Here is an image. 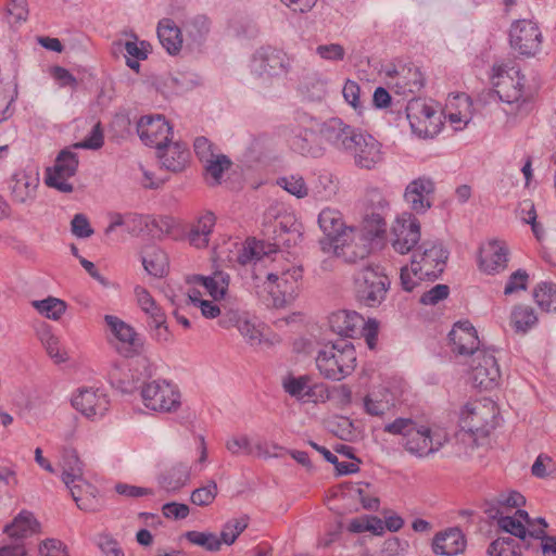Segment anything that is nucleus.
I'll use <instances>...</instances> for the list:
<instances>
[{"label":"nucleus","mask_w":556,"mask_h":556,"mask_svg":"<svg viewBox=\"0 0 556 556\" xmlns=\"http://www.w3.org/2000/svg\"><path fill=\"white\" fill-rule=\"evenodd\" d=\"M383 431L389 434L401 435L402 446L407 453L417 458H426L435 454L448 440L444 431L431 429L410 418H396L384 425Z\"/></svg>","instance_id":"f257e3e1"},{"label":"nucleus","mask_w":556,"mask_h":556,"mask_svg":"<svg viewBox=\"0 0 556 556\" xmlns=\"http://www.w3.org/2000/svg\"><path fill=\"white\" fill-rule=\"evenodd\" d=\"M315 363L325 379L341 381L354 371L356 351L354 345L344 339L328 342L318 350Z\"/></svg>","instance_id":"f03ea898"},{"label":"nucleus","mask_w":556,"mask_h":556,"mask_svg":"<svg viewBox=\"0 0 556 556\" xmlns=\"http://www.w3.org/2000/svg\"><path fill=\"white\" fill-rule=\"evenodd\" d=\"M356 300L367 307H378L387 299L391 286L389 277L379 265L367 264L353 275Z\"/></svg>","instance_id":"7ed1b4c3"},{"label":"nucleus","mask_w":556,"mask_h":556,"mask_svg":"<svg viewBox=\"0 0 556 556\" xmlns=\"http://www.w3.org/2000/svg\"><path fill=\"white\" fill-rule=\"evenodd\" d=\"M494 77L497 81L494 83V91L502 102L511 106L507 113L518 114L528 106V96L525 92L526 77L519 70H513L509 74L504 65L493 66Z\"/></svg>","instance_id":"20e7f679"},{"label":"nucleus","mask_w":556,"mask_h":556,"mask_svg":"<svg viewBox=\"0 0 556 556\" xmlns=\"http://www.w3.org/2000/svg\"><path fill=\"white\" fill-rule=\"evenodd\" d=\"M291 67L288 54L270 46L255 50L249 65L251 75L263 83L287 75Z\"/></svg>","instance_id":"39448f33"},{"label":"nucleus","mask_w":556,"mask_h":556,"mask_svg":"<svg viewBox=\"0 0 556 556\" xmlns=\"http://www.w3.org/2000/svg\"><path fill=\"white\" fill-rule=\"evenodd\" d=\"M448 257L447 250L439 241H424L412 256L413 275L427 280H435L443 273Z\"/></svg>","instance_id":"423d86ee"},{"label":"nucleus","mask_w":556,"mask_h":556,"mask_svg":"<svg viewBox=\"0 0 556 556\" xmlns=\"http://www.w3.org/2000/svg\"><path fill=\"white\" fill-rule=\"evenodd\" d=\"M302 273L300 266L288 265L286 268L265 274L264 285L271 296L273 306L282 307L293 300Z\"/></svg>","instance_id":"0eeeda50"},{"label":"nucleus","mask_w":556,"mask_h":556,"mask_svg":"<svg viewBox=\"0 0 556 556\" xmlns=\"http://www.w3.org/2000/svg\"><path fill=\"white\" fill-rule=\"evenodd\" d=\"M496 414V405L491 400L469 402L460 414L462 427L471 434L485 437L497 425Z\"/></svg>","instance_id":"6e6552de"},{"label":"nucleus","mask_w":556,"mask_h":556,"mask_svg":"<svg viewBox=\"0 0 556 556\" xmlns=\"http://www.w3.org/2000/svg\"><path fill=\"white\" fill-rule=\"evenodd\" d=\"M141 399L144 406L154 412H175L181 404L180 392L167 380H153L141 387Z\"/></svg>","instance_id":"1a4fd4ad"},{"label":"nucleus","mask_w":556,"mask_h":556,"mask_svg":"<svg viewBox=\"0 0 556 556\" xmlns=\"http://www.w3.org/2000/svg\"><path fill=\"white\" fill-rule=\"evenodd\" d=\"M406 116L414 134L420 138L433 137L441 124L438 110L422 99H412L406 105Z\"/></svg>","instance_id":"9d476101"},{"label":"nucleus","mask_w":556,"mask_h":556,"mask_svg":"<svg viewBox=\"0 0 556 556\" xmlns=\"http://www.w3.org/2000/svg\"><path fill=\"white\" fill-rule=\"evenodd\" d=\"M345 156L352 159L355 167L372 170L382 164L384 153L382 144L374 136L362 131Z\"/></svg>","instance_id":"9b49d317"},{"label":"nucleus","mask_w":556,"mask_h":556,"mask_svg":"<svg viewBox=\"0 0 556 556\" xmlns=\"http://www.w3.org/2000/svg\"><path fill=\"white\" fill-rule=\"evenodd\" d=\"M470 379L477 388L491 390L495 388L501 379V371L494 351L483 349L471 357Z\"/></svg>","instance_id":"f8f14e48"},{"label":"nucleus","mask_w":556,"mask_h":556,"mask_svg":"<svg viewBox=\"0 0 556 556\" xmlns=\"http://www.w3.org/2000/svg\"><path fill=\"white\" fill-rule=\"evenodd\" d=\"M420 223L415 215L404 212L391 228V245L400 254L410 252L420 240Z\"/></svg>","instance_id":"ddd939ff"},{"label":"nucleus","mask_w":556,"mask_h":556,"mask_svg":"<svg viewBox=\"0 0 556 556\" xmlns=\"http://www.w3.org/2000/svg\"><path fill=\"white\" fill-rule=\"evenodd\" d=\"M509 42L520 55L534 56L541 50L542 33L532 21L519 20L510 26Z\"/></svg>","instance_id":"4468645a"},{"label":"nucleus","mask_w":556,"mask_h":556,"mask_svg":"<svg viewBox=\"0 0 556 556\" xmlns=\"http://www.w3.org/2000/svg\"><path fill=\"white\" fill-rule=\"evenodd\" d=\"M362 131L338 117L327 119L320 127L321 139L343 155L349 153Z\"/></svg>","instance_id":"2eb2a0df"},{"label":"nucleus","mask_w":556,"mask_h":556,"mask_svg":"<svg viewBox=\"0 0 556 556\" xmlns=\"http://www.w3.org/2000/svg\"><path fill=\"white\" fill-rule=\"evenodd\" d=\"M137 132L144 144L157 151L172 141L173 128L162 115H146L137 123Z\"/></svg>","instance_id":"dca6fc26"},{"label":"nucleus","mask_w":556,"mask_h":556,"mask_svg":"<svg viewBox=\"0 0 556 556\" xmlns=\"http://www.w3.org/2000/svg\"><path fill=\"white\" fill-rule=\"evenodd\" d=\"M318 225L327 237L325 240H320L324 252H330L336 243L355 231L354 228L345 227L341 212L332 207H326L319 213Z\"/></svg>","instance_id":"f3484780"},{"label":"nucleus","mask_w":556,"mask_h":556,"mask_svg":"<svg viewBox=\"0 0 556 556\" xmlns=\"http://www.w3.org/2000/svg\"><path fill=\"white\" fill-rule=\"evenodd\" d=\"M77 167V154L70 150H62L54 166L47 172L46 184L61 192H72L73 186L68 182V178L75 175Z\"/></svg>","instance_id":"a211bd4d"},{"label":"nucleus","mask_w":556,"mask_h":556,"mask_svg":"<svg viewBox=\"0 0 556 556\" xmlns=\"http://www.w3.org/2000/svg\"><path fill=\"white\" fill-rule=\"evenodd\" d=\"M434 190V181L430 177L420 176L406 186L404 200L412 211L424 214L432 206Z\"/></svg>","instance_id":"6ab92c4d"},{"label":"nucleus","mask_w":556,"mask_h":556,"mask_svg":"<svg viewBox=\"0 0 556 556\" xmlns=\"http://www.w3.org/2000/svg\"><path fill=\"white\" fill-rule=\"evenodd\" d=\"M277 253L273 245L255 239H248L238 251L237 262L240 265H252V277L254 280L262 278L257 274L258 267L264 266L270 260V254Z\"/></svg>","instance_id":"aec40b11"},{"label":"nucleus","mask_w":556,"mask_h":556,"mask_svg":"<svg viewBox=\"0 0 556 556\" xmlns=\"http://www.w3.org/2000/svg\"><path fill=\"white\" fill-rule=\"evenodd\" d=\"M452 351L458 355L473 356L484 348H480V340L476 328L468 320L456 323L448 333Z\"/></svg>","instance_id":"412c9836"},{"label":"nucleus","mask_w":556,"mask_h":556,"mask_svg":"<svg viewBox=\"0 0 556 556\" xmlns=\"http://www.w3.org/2000/svg\"><path fill=\"white\" fill-rule=\"evenodd\" d=\"M72 405L88 418L102 417L110 407L105 393L99 389H80L72 399Z\"/></svg>","instance_id":"4be33fe9"},{"label":"nucleus","mask_w":556,"mask_h":556,"mask_svg":"<svg viewBox=\"0 0 556 556\" xmlns=\"http://www.w3.org/2000/svg\"><path fill=\"white\" fill-rule=\"evenodd\" d=\"M507 249L504 243L491 240L480 248L479 268L486 274H495L507 265Z\"/></svg>","instance_id":"5701e85b"},{"label":"nucleus","mask_w":556,"mask_h":556,"mask_svg":"<svg viewBox=\"0 0 556 556\" xmlns=\"http://www.w3.org/2000/svg\"><path fill=\"white\" fill-rule=\"evenodd\" d=\"M39 186L38 174L20 170L15 173L11 180V194L16 203L30 204L36 199V191Z\"/></svg>","instance_id":"b1692460"},{"label":"nucleus","mask_w":556,"mask_h":556,"mask_svg":"<svg viewBox=\"0 0 556 556\" xmlns=\"http://www.w3.org/2000/svg\"><path fill=\"white\" fill-rule=\"evenodd\" d=\"M191 479V467L185 463H175L157 476L159 486L168 494L179 492Z\"/></svg>","instance_id":"393cba45"},{"label":"nucleus","mask_w":556,"mask_h":556,"mask_svg":"<svg viewBox=\"0 0 556 556\" xmlns=\"http://www.w3.org/2000/svg\"><path fill=\"white\" fill-rule=\"evenodd\" d=\"M466 540L458 528H450L437 533L432 541V551L437 555L455 556L463 553Z\"/></svg>","instance_id":"a878e982"},{"label":"nucleus","mask_w":556,"mask_h":556,"mask_svg":"<svg viewBox=\"0 0 556 556\" xmlns=\"http://www.w3.org/2000/svg\"><path fill=\"white\" fill-rule=\"evenodd\" d=\"M319 387L317 383H312V378L308 375L296 377L290 374L282 379L285 392L304 403L316 402Z\"/></svg>","instance_id":"bb28decb"},{"label":"nucleus","mask_w":556,"mask_h":556,"mask_svg":"<svg viewBox=\"0 0 556 556\" xmlns=\"http://www.w3.org/2000/svg\"><path fill=\"white\" fill-rule=\"evenodd\" d=\"M41 525L35 515L26 509L21 510L11 521L4 527V533L15 540H24L35 534L40 533Z\"/></svg>","instance_id":"cd10ccee"},{"label":"nucleus","mask_w":556,"mask_h":556,"mask_svg":"<svg viewBox=\"0 0 556 556\" xmlns=\"http://www.w3.org/2000/svg\"><path fill=\"white\" fill-rule=\"evenodd\" d=\"M365 324L364 317L355 311L342 309L329 316L330 329L346 338H352Z\"/></svg>","instance_id":"c85d7f7f"},{"label":"nucleus","mask_w":556,"mask_h":556,"mask_svg":"<svg viewBox=\"0 0 556 556\" xmlns=\"http://www.w3.org/2000/svg\"><path fill=\"white\" fill-rule=\"evenodd\" d=\"M156 155L167 170L180 172L189 161V150L182 142H169L156 151Z\"/></svg>","instance_id":"c756f323"},{"label":"nucleus","mask_w":556,"mask_h":556,"mask_svg":"<svg viewBox=\"0 0 556 556\" xmlns=\"http://www.w3.org/2000/svg\"><path fill=\"white\" fill-rule=\"evenodd\" d=\"M356 239L364 241L363 236L355 230L353 235L336 243L334 247L331 248V251L337 256L343 257L348 263H356L357 260H363L369 254L368 244H358L354 242Z\"/></svg>","instance_id":"7c9ffc66"},{"label":"nucleus","mask_w":556,"mask_h":556,"mask_svg":"<svg viewBox=\"0 0 556 556\" xmlns=\"http://www.w3.org/2000/svg\"><path fill=\"white\" fill-rule=\"evenodd\" d=\"M104 321L106 326L110 328L111 332L114 337L123 344L126 345V355L129 356L130 353L136 352L140 346L138 342V334L135 329L123 321L117 316L105 315Z\"/></svg>","instance_id":"2f4dec72"},{"label":"nucleus","mask_w":556,"mask_h":556,"mask_svg":"<svg viewBox=\"0 0 556 556\" xmlns=\"http://www.w3.org/2000/svg\"><path fill=\"white\" fill-rule=\"evenodd\" d=\"M392 88L399 94L418 92L425 85L421 71L416 66L402 67L396 72Z\"/></svg>","instance_id":"473e14b6"},{"label":"nucleus","mask_w":556,"mask_h":556,"mask_svg":"<svg viewBox=\"0 0 556 556\" xmlns=\"http://www.w3.org/2000/svg\"><path fill=\"white\" fill-rule=\"evenodd\" d=\"M215 215L212 212H206L201 215L191 226L187 233L189 243L198 249L207 247L210 236L215 226Z\"/></svg>","instance_id":"72a5a7b5"},{"label":"nucleus","mask_w":556,"mask_h":556,"mask_svg":"<svg viewBox=\"0 0 556 556\" xmlns=\"http://www.w3.org/2000/svg\"><path fill=\"white\" fill-rule=\"evenodd\" d=\"M525 496L517 491L503 492L484 502V513L490 518L503 515L504 508H519L525 505Z\"/></svg>","instance_id":"f704fd0d"},{"label":"nucleus","mask_w":556,"mask_h":556,"mask_svg":"<svg viewBox=\"0 0 556 556\" xmlns=\"http://www.w3.org/2000/svg\"><path fill=\"white\" fill-rule=\"evenodd\" d=\"M157 37L162 47L172 55L177 54L182 46L180 28L170 18H163L157 25Z\"/></svg>","instance_id":"c9c22d12"},{"label":"nucleus","mask_w":556,"mask_h":556,"mask_svg":"<svg viewBox=\"0 0 556 556\" xmlns=\"http://www.w3.org/2000/svg\"><path fill=\"white\" fill-rule=\"evenodd\" d=\"M66 486L71 491L72 497L79 509L85 511H94L98 509L99 505L96 498L97 490L83 478L81 481H76Z\"/></svg>","instance_id":"e433bc0d"},{"label":"nucleus","mask_w":556,"mask_h":556,"mask_svg":"<svg viewBox=\"0 0 556 556\" xmlns=\"http://www.w3.org/2000/svg\"><path fill=\"white\" fill-rule=\"evenodd\" d=\"M497 526L505 532L525 540L527 536V526H532L531 518L526 510L517 509L514 516L500 515L497 518Z\"/></svg>","instance_id":"4c0bfd02"},{"label":"nucleus","mask_w":556,"mask_h":556,"mask_svg":"<svg viewBox=\"0 0 556 556\" xmlns=\"http://www.w3.org/2000/svg\"><path fill=\"white\" fill-rule=\"evenodd\" d=\"M142 265L146 271L154 277H163L168 268L166 253L155 245L147 247L142 252Z\"/></svg>","instance_id":"58836bf2"},{"label":"nucleus","mask_w":556,"mask_h":556,"mask_svg":"<svg viewBox=\"0 0 556 556\" xmlns=\"http://www.w3.org/2000/svg\"><path fill=\"white\" fill-rule=\"evenodd\" d=\"M316 139L317 136L313 130L304 129L293 137L291 147L302 155L318 157L323 155L324 150L318 143H316Z\"/></svg>","instance_id":"ea45409f"},{"label":"nucleus","mask_w":556,"mask_h":556,"mask_svg":"<svg viewBox=\"0 0 556 556\" xmlns=\"http://www.w3.org/2000/svg\"><path fill=\"white\" fill-rule=\"evenodd\" d=\"M37 336L47 354L55 364H61L67 361V354L61 349L59 338L52 333L51 328L48 325L40 327L37 331Z\"/></svg>","instance_id":"a19ab883"},{"label":"nucleus","mask_w":556,"mask_h":556,"mask_svg":"<svg viewBox=\"0 0 556 556\" xmlns=\"http://www.w3.org/2000/svg\"><path fill=\"white\" fill-rule=\"evenodd\" d=\"M62 481L65 485H70L76 481H81L83 466L81 462L74 450H64L62 454Z\"/></svg>","instance_id":"79ce46f5"},{"label":"nucleus","mask_w":556,"mask_h":556,"mask_svg":"<svg viewBox=\"0 0 556 556\" xmlns=\"http://www.w3.org/2000/svg\"><path fill=\"white\" fill-rule=\"evenodd\" d=\"M538 321L534 309L529 305H517L510 315V323L516 332L526 333Z\"/></svg>","instance_id":"37998d69"},{"label":"nucleus","mask_w":556,"mask_h":556,"mask_svg":"<svg viewBox=\"0 0 556 556\" xmlns=\"http://www.w3.org/2000/svg\"><path fill=\"white\" fill-rule=\"evenodd\" d=\"M198 280L215 301L225 296L229 286V276L220 271L211 277L199 276Z\"/></svg>","instance_id":"c03bdc74"},{"label":"nucleus","mask_w":556,"mask_h":556,"mask_svg":"<svg viewBox=\"0 0 556 556\" xmlns=\"http://www.w3.org/2000/svg\"><path fill=\"white\" fill-rule=\"evenodd\" d=\"M137 304L141 311L149 317V321L161 320L160 318L164 315L163 309L156 304L150 292L141 287L137 286L134 290Z\"/></svg>","instance_id":"a18cd8bd"},{"label":"nucleus","mask_w":556,"mask_h":556,"mask_svg":"<svg viewBox=\"0 0 556 556\" xmlns=\"http://www.w3.org/2000/svg\"><path fill=\"white\" fill-rule=\"evenodd\" d=\"M533 298L542 311L556 313V285L540 283L533 291Z\"/></svg>","instance_id":"49530a36"},{"label":"nucleus","mask_w":556,"mask_h":556,"mask_svg":"<svg viewBox=\"0 0 556 556\" xmlns=\"http://www.w3.org/2000/svg\"><path fill=\"white\" fill-rule=\"evenodd\" d=\"M31 305L39 314L53 320H59L66 311V303L53 296L33 301Z\"/></svg>","instance_id":"de8ad7c7"},{"label":"nucleus","mask_w":556,"mask_h":556,"mask_svg":"<svg viewBox=\"0 0 556 556\" xmlns=\"http://www.w3.org/2000/svg\"><path fill=\"white\" fill-rule=\"evenodd\" d=\"M231 165V161L224 154H216L215 156L204 162L206 175L212 179L211 185H219L223 174L228 170Z\"/></svg>","instance_id":"09e8293b"},{"label":"nucleus","mask_w":556,"mask_h":556,"mask_svg":"<svg viewBox=\"0 0 556 556\" xmlns=\"http://www.w3.org/2000/svg\"><path fill=\"white\" fill-rule=\"evenodd\" d=\"M185 538L192 544L203 547L210 552L219 551L222 541L219 536L212 532L188 531Z\"/></svg>","instance_id":"8fccbe9b"},{"label":"nucleus","mask_w":556,"mask_h":556,"mask_svg":"<svg viewBox=\"0 0 556 556\" xmlns=\"http://www.w3.org/2000/svg\"><path fill=\"white\" fill-rule=\"evenodd\" d=\"M237 329L248 344L252 346L261 344L263 339V328L262 325L257 324L254 319L244 315Z\"/></svg>","instance_id":"3c124183"},{"label":"nucleus","mask_w":556,"mask_h":556,"mask_svg":"<svg viewBox=\"0 0 556 556\" xmlns=\"http://www.w3.org/2000/svg\"><path fill=\"white\" fill-rule=\"evenodd\" d=\"M490 556H521V549L511 538H497L488 547Z\"/></svg>","instance_id":"603ef678"},{"label":"nucleus","mask_w":556,"mask_h":556,"mask_svg":"<svg viewBox=\"0 0 556 556\" xmlns=\"http://www.w3.org/2000/svg\"><path fill=\"white\" fill-rule=\"evenodd\" d=\"M218 493L217 484L214 480H210L205 485L200 486L191 492L190 501L197 506H208L216 498Z\"/></svg>","instance_id":"864d4df0"},{"label":"nucleus","mask_w":556,"mask_h":556,"mask_svg":"<svg viewBox=\"0 0 556 556\" xmlns=\"http://www.w3.org/2000/svg\"><path fill=\"white\" fill-rule=\"evenodd\" d=\"M248 519L242 517L239 519H232L226 522L220 532L219 540L222 545H231L236 542L237 538L247 529Z\"/></svg>","instance_id":"5fc2aeb1"},{"label":"nucleus","mask_w":556,"mask_h":556,"mask_svg":"<svg viewBox=\"0 0 556 556\" xmlns=\"http://www.w3.org/2000/svg\"><path fill=\"white\" fill-rule=\"evenodd\" d=\"M315 53L327 62H341L345 58V49L340 43L319 45L315 49Z\"/></svg>","instance_id":"6e6d98bb"},{"label":"nucleus","mask_w":556,"mask_h":556,"mask_svg":"<svg viewBox=\"0 0 556 556\" xmlns=\"http://www.w3.org/2000/svg\"><path fill=\"white\" fill-rule=\"evenodd\" d=\"M278 185L300 199L306 197L308 193L306 184L301 176L292 175L290 177H282L278 180Z\"/></svg>","instance_id":"4d7b16f0"},{"label":"nucleus","mask_w":556,"mask_h":556,"mask_svg":"<svg viewBox=\"0 0 556 556\" xmlns=\"http://www.w3.org/2000/svg\"><path fill=\"white\" fill-rule=\"evenodd\" d=\"M186 31L193 39H201L210 31V22L204 15H197L185 25Z\"/></svg>","instance_id":"13d9d810"},{"label":"nucleus","mask_w":556,"mask_h":556,"mask_svg":"<svg viewBox=\"0 0 556 556\" xmlns=\"http://www.w3.org/2000/svg\"><path fill=\"white\" fill-rule=\"evenodd\" d=\"M104 143L103 129L100 123H97L90 134L80 142L75 144V148L98 150Z\"/></svg>","instance_id":"bf43d9fd"},{"label":"nucleus","mask_w":556,"mask_h":556,"mask_svg":"<svg viewBox=\"0 0 556 556\" xmlns=\"http://www.w3.org/2000/svg\"><path fill=\"white\" fill-rule=\"evenodd\" d=\"M123 375L122 367H114L109 374L111 383L124 393H131L137 388V382L134 379L124 378Z\"/></svg>","instance_id":"052dcab7"},{"label":"nucleus","mask_w":556,"mask_h":556,"mask_svg":"<svg viewBox=\"0 0 556 556\" xmlns=\"http://www.w3.org/2000/svg\"><path fill=\"white\" fill-rule=\"evenodd\" d=\"M7 13L12 18L10 23L25 22L28 17L26 0H8Z\"/></svg>","instance_id":"680f3d73"},{"label":"nucleus","mask_w":556,"mask_h":556,"mask_svg":"<svg viewBox=\"0 0 556 556\" xmlns=\"http://www.w3.org/2000/svg\"><path fill=\"white\" fill-rule=\"evenodd\" d=\"M450 293V288L446 285H437L430 290L422 293L420 303L424 305H435L440 301L446 299Z\"/></svg>","instance_id":"e2e57ef3"},{"label":"nucleus","mask_w":556,"mask_h":556,"mask_svg":"<svg viewBox=\"0 0 556 556\" xmlns=\"http://www.w3.org/2000/svg\"><path fill=\"white\" fill-rule=\"evenodd\" d=\"M97 545L105 556H124L118 542L108 533L98 536Z\"/></svg>","instance_id":"0e129e2a"},{"label":"nucleus","mask_w":556,"mask_h":556,"mask_svg":"<svg viewBox=\"0 0 556 556\" xmlns=\"http://www.w3.org/2000/svg\"><path fill=\"white\" fill-rule=\"evenodd\" d=\"M71 231L77 238H89L93 233V229L86 215L76 214L71 222Z\"/></svg>","instance_id":"69168bd1"},{"label":"nucleus","mask_w":556,"mask_h":556,"mask_svg":"<svg viewBox=\"0 0 556 556\" xmlns=\"http://www.w3.org/2000/svg\"><path fill=\"white\" fill-rule=\"evenodd\" d=\"M528 274L526 270L518 269L513 273L504 288L505 294H513L520 290H526L528 285Z\"/></svg>","instance_id":"338daca9"},{"label":"nucleus","mask_w":556,"mask_h":556,"mask_svg":"<svg viewBox=\"0 0 556 556\" xmlns=\"http://www.w3.org/2000/svg\"><path fill=\"white\" fill-rule=\"evenodd\" d=\"M40 556H68L65 545L54 539L46 540L39 547Z\"/></svg>","instance_id":"774afa93"}]
</instances>
